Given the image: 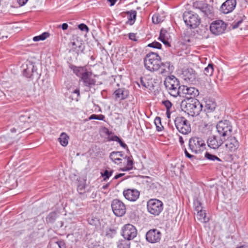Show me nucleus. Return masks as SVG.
<instances>
[{
	"label": "nucleus",
	"instance_id": "1",
	"mask_svg": "<svg viewBox=\"0 0 248 248\" xmlns=\"http://www.w3.org/2000/svg\"><path fill=\"white\" fill-rule=\"evenodd\" d=\"M144 63L148 70L152 72L157 71L160 67V57L157 53H149L145 57Z\"/></svg>",
	"mask_w": 248,
	"mask_h": 248
},
{
	"label": "nucleus",
	"instance_id": "2",
	"mask_svg": "<svg viewBox=\"0 0 248 248\" xmlns=\"http://www.w3.org/2000/svg\"><path fill=\"white\" fill-rule=\"evenodd\" d=\"M202 105L194 97L187 96V114L189 116H198L202 110Z\"/></svg>",
	"mask_w": 248,
	"mask_h": 248
},
{
	"label": "nucleus",
	"instance_id": "3",
	"mask_svg": "<svg viewBox=\"0 0 248 248\" xmlns=\"http://www.w3.org/2000/svg\"><path fill=\"white\" fill-rule=\"evenodd\" d=\"M216 127L219 136L221 138H224L225 140L231 136L232 126L229 121L224 120L219 121Z\"/></svg>",
	"mask_w": 248,
	"mask_h": 248
},
{
	"label": "nucleus",
	"instance_id": "4",
	"mask_svg": "<svg viewBox=\"0 0 248 248\" xmlns=\"http://www.w3.org/2000/svg\"><path fill=\"white\" fill-rule=\"evenodd\" d=\"M148 211L154 216H158L162 212L163 209L162 202L156 199L149 200L147 204Z\"/></svg>",
	"mask_w": 248,
	"mask_h": 248
},
{
	"label": "nucleus",
	"instance_id": "5",
	"mask_svg": "<svg viewBox=\"0 0 248 248\" xmlns=\"http://www.w3.org/2000/svg\"><path fill=\"white\" fill-rule=\"evenodd\" d=\"M164 84L166 89L169 91V93L176 94V88L180 85L179 80L174 76H168L166 78Z\"/></svg>",
	"mask_w": 248,
	"mask_h": 248
},
{
	"label": "nucleus",
	"instance_id": "6",
	"mask_svg": "<svg viewBox=\"0 0 248 248\" xmlns=\"http://www.w3.org/2000/svg\"><path fill=\"white\" fill-rule=\"evenodd\" d=\"M111 206L114 214L117 217H122L126 213L125 204L119 199H114L111 202Z\"/></svg>",
	"mask_w": 248,
	"mask_h": 248
},
{
	"label": "nucleus",
	"instance_id": "7",
	"mask_svg": "<svg viewBox=\"0 0 248 248\" xmlns=\"http://www.w3.org/2000/svg\"><path fill=\"white\" fill-rule=\"evenodd\" d=\"M197 67L196 64L189 62L187 65V82L192 84H196L199 82L198 76L195 69Z\"/></svg>",
	"mask_w": 248,
	"mask_h": 248
},
{
	"label": "nucleus",
	"instance_id": "8",
	"mask_svg": "<svg viewBox=\"0 0 248 248\" xmlns=\"http://www.w3.org/2000/svg\"><path fill=\"white\" fill-rule=\"evenodd\" d=\"M122 234L124 239L128 241L133 239L137 234L136 228L132 225H124L122 229Z\"/></svg>",
	"mask_w": 248,
	"mask_h": 248
},
{
	"label": "nucleus",
	"instance_id": "9",
	"mask_svg": "<svg viewBox=\"0 0 248 248\" xmlns=\"http://www.w3.org/2000/svg\"><path fill=\"white\" fill-rule=\"evenodd\" d=\"M226 29V24L220 20L213 21L210 25L211 32L216 35H218L224 32Z\"/></svg>",
	"mask_w": 248,
	"mask_h": 248
},
{
	"label": "nucleus",
	"instance_id": "10",
	"mask_svg": "<svg viewBox=\"0 0 248 248\" xmlns=\"http://www.w3.org/2000/svg\"><path fill=\"white\" fill-rule=\"evenodd\" d=\"M189 147L192 152L197 153L205 146L204 141L199 138H193L189 140Z\"/></svg>",
	"mask_w": 248,
	"mask_h": 248
},
{
	"label": "nucleus",
	"instance_id": "11",
	"mask_svg": "<svg viewBox=\"0 0 248 248\" xmlns=\"http://www.w3.org/2000/svg\"><path fill=\"white\" fill-rule=\"evenodd\" d=\"M161 237V232L156 229L150 230L146 234V240L151 243H156L159 242Z\"/></svg>",
	"mask_w": 248,
	"mask_h": 248
},
{
	"label": "nucleus",
	"instance_id": "12",
	"mask_svg": "<svg viewBox=\"0 0 248 248\" xmlns=\"http://www.w3.org/2000/svg\"><path fill=\"white\" fill-rule=\"evenodd\" d=\"M225 141L226 140L224 138L212 136L208 139L207 143L209 148L216 150L218 149Z\"/></svg>",
	"mask_w": 248,
	"mask_h": 248
},
{
	"label": "nucleus",
	"instance_id": "13",
	"mask_svg": "<svg viewBox=\"0 0 248 248\" xmlns=\"http://www.w3.org/2000/svg\"><path fill=\"white\" fill-rule=\"evenodd\" d=\"M236 5V0H226L221 5L219 10L221 13L227 14L232 12Z\"/></svg>",
	"mask_w": 248,
	"mask_h": 248
},
{
	"label": "nucleus",
	"instance_id": "14",
	"mask_svg": "<svg viewBox=\"0 0 248 248\" xmlns=\"http://www.w3.org/2000/svg\"><path fill=\"white\" fill-rule=\"evenodd\" d=\"M187 17L188 18V20H187V25L191 28H196L201 23V18L197 14L188 12Z\"/></svg>",
	"mask_w": 248,
	"mask_h": 248
},
{
	"label": "nucleus",
	"instance_id": "15",
	"mask_svg": "<svg viewBox=\"0 0 248 248\" xmlns=\"http://www.w3.org/2000/svg\"><path fill=\"white\" fill-rule=\"evenodd\" d=\"M124 198L131 202L136 201L140 196V192L136 189H127L123 191Z\"/></svg>",
	"mask_w": 248,
	"mask_h": 248
},
{
	"label": "nucleus",
	"instance_id": "16",
	"mask_svg": "<svg viewBox=\"0 0 248 248\" xmlns=\"http://www.w3.org/2000/svg\"><path fill=\"white\" fill-rule=\"evenodd\" d=\"M175 125L179 133L186 135V119L184 117H177L176 118Z\"/></svg>",
	"mask_w": 248,
	"mask_h": 248
},
{
	"label": "nucleus",
	"instance_id": "17",
	"mask_svg": "<svg viewBox=\"0 0 248 248\" xmlns=\"http://www.w3.org/2000/svg\"><path fill=\"white\" fill-rule=\"evenodd\" d=\"M227 142L225 144L226 148L231 152L236 151L239 147V144L238 140L234 137H229L227 139Z\"/></svg>",
	"mask_w": 248,
	"mask_h": 248
},
{
	"label": "nucleus",
	"instance_id": "18",
	"mask_svg": "<svg viewBox=\"0 0 248 248\" xmlns=\"http://www.w3.org/2000/svg\"><path fill=\"white\" fill-rule=\"evenodd\" d=\"M185 90L186 89L185 86H180L179 85L178 88H176V90L175 91L176 93L171 94V96H173L174 97H177V96H179L180 97L184 98L181 101V108L182 110L184 111L185 112L186 111L184 110V109L186 108V104L185 103V98H186V93L185 92Z\"/></svg>",
	"mask_w": 248,
	"mask_h": 248
},
{
	"label": "nucleus",
	"instance_id": "19",
	"mask_svg": "<svg viewBox=\"0 0 248 248\" xmlns=\"http://www.w3.org/2000/svg\"><path fill=\"white\" fill-rule=\"evenodd\" d=\"M23 74L27 78H31L35 72H36L37 68L31 62L22 65Z\"/></svg>",
	"mask_w": 248,
	"mask_h": 248
},
{
	"label": "nucleus",
	"instance_id": "20",
	"mask_svg": "<svg viewBox=\"0 0 248 248\" xmlns=\"http://www.w3.org/2000/svg\"><path fill=\"white\" fill-rule=\"evenodd\" d=\"M158 39L161 41L167 47L170 46L171 41L170 33L166 30L162 29L160 31Z\"/></svg>",
	"mask_w": 248,
	"mask_h": 248
},
{
	"label": "nucleus",
	"instance_id": "21",
	"mask_svg": "<svg viewBox=\"0 0 248 248\" xmlns=\"http://www.w3.org/2000/svg\"><path fill=\"white\" fill-rule=\"evenodd\" d=\"M92 73L87 71L86 74H84L82 78L80 79L82 80L85 86H87L89 88L92 87L96 83L95 79L91 77Z\"/></svg>",
	"mask_w": 248,
	"mask_h": 248
},
{
	"label": "nucleus",
	"instance_id": "22",
	"mask_svg": "<svg viewBox=\"0 0 248 248\" xmlns=\"http://www.w3.org/2000/svg\"><path fill=\"white\" fill-rule=\"evenodd\" d=\"M115 100H123L126 99L129 95V91L124 88H119L113 93Z\"/></svg>",
	"mask_w": 248,
	"mask_h": 248
},
{
	"label": "nucleus",
	"instance_id": "23",
	"mask_svg": "<svg viewBox=\"0 0 248 248\" xmlns=\"http://www.w3.org/2000/svg\"><path fill=\"white\" fill-rule=\"evenodd\" d=\"M69 67L73 71V73L77 77L80 78V79L88 71L85 67L77 66L71 64H69Z\"/></svg>",
	"mask_w": 248,
	"mask_h": 248
},
{
	"label": "nucleus",
	"instance_id": "24",
	"mask_svg": "<svg viewBox=\"0 0 248 248\" xmlns=\"http://www.w3.org/2000/svg\"><path fill=\"white\" fill-rule=\"evenodd\" d=\"M200 10L205 16L211 18L213 16V7L206 3L203 4Z\"/></svg>",
	"mask_w": 248,
	"mask_h": 248
},
{
	"label": "nucleus",
	"instance_id": "25",
	"mask_svg": "<svg viewBox=\"0 0 248 248\" xmlns=\"http://www.w3.org/2000/svg\"><path fill=\"white\" fill-rule=\"evenodd\" d=\"M125 13L128 16V20L126 23L129 25H133L136 19L137 12L135 10H131L126 11Z\"/></svg>",
	"mask_w": 248,
	"mask_h": 248
},
{
	"label": "nucleus",
	"instance_id": "26",
	"mask_svg": "<svg viewBox=\"0 0 248 248\" xmlns=\"http://www.w3.org/2000/svg\"><path fill=\"white\" fill-rule=\"evenodd\" d=\"M197 218L202 223H206L209 221V219L206 216L205 211L203 209L197 211Z\"/></svg>",
	"mask_w": 248,
	"mask_h": 248
},
{
	"label": "nucleus",
	"instance_id": "27",
	"mask_svg": "<svg viewBox=\"0 0 248 248\" xmlns=\"http://www.w3.org/2000/svg\"><path fill=\"white\" fill-rule=\"evenodd\" d=\"M123 156L121 152H112L110 154V159L115 164H119V161L121 160V157Z\"/></svg>",
	"mask_w": 248,
	"mask_h": 248
},
{
	"label": "nucleus",
	"instance_id": "28",
	"mask_svg": "<svg viewBox=\"0 0 248 248\" xmlns=\"http://www.w3.org/2000/svg\"><path fill=\"white\" fill-rule=\"evenodd\" d=\"M173 66L170 65V62L162 63L161 62L160 67L161 71L160 73L163 74L166 73H170L172 70Z\"/></svg>",
	"mask_w": 248,
	"mask_h": 248
},
{
	"label": "nucleus",
	"instance_id": "29",
	"mask_svg": "<svg viewBox=\"0 0 248 248\" xmlns=\"http://www.w3.org/2000/svg\"><path fill=\"white\" fill-rule=\"evenodd\" d=\"M216 107V103L211 100H208L205 102V111L207 113H210L214 111Z\"/></svg>",
	"mask_w": 248,
	"mask_h": 248
},
{
	"label": "nucleus",
	"instance_id": "30",
	"mask_svg": "<svg viewBox=\"0 0 248 248\" xmlns=\"http://www.w3.org/2000/svg\"><path fill=\"white\" fill-rule=\"evenodd\" d=\"M126 161V166L124 167L123 170L128 171L132 169L133 168V160L131 156H126L124 158Z\"/></svg>",
	"mask_w": 248,
	"mask_h": 248
},
{
	"label": "nucleus",
	"instance_id": "31",
	"mask_svg": "<svg viewBox=\"0 0 248 248\" xmlns=\"http://www.w3.org/2000/svg\"><path fill=\"white\" fill-rule=\"evenodd\" d=\"M68 139L69 137L67 135L63 132L61 134L58 140L62 146H66L68 143Z\"/></svg>",
	"mask_w": 248,
	"mask_h": 248
},
{
	"label": "nucleus",
	"instance_id": "32",
	"mask_svg": "<svg viewBox=\"0 0 248 248\" xmlns=\"http://www.w3.org/2000/svg\"><path fill=\"white\" fill-rule=\"evenodd\" d=\"M57 218V213L55 212L50 213L46 217L47 223H53Z\"/></svg>",
	"mask_w": 248,
	"mask_h": 248
},
{
	"label": "nucleus",
	"instance_id": "33",
	"mask_svg": "<svg viewBox=\"0 0 248 248\" xmlns=\"http://www.w3.org/2000/svg\"><path fill=\"white\" fill-rule=\"evenodd\" d=\"M130 243L127 240H120L117 245L118 248H130Z\"/></svg>",
	"mask_w": 248,
	"mask_h": 248
},
{
	"label": "nucleus",
	"instance_id": "34",
	"mask_svg": "<svg viewBox=\"0 0 248 248\" xmlns=\"http://www.w3.org/2000/svg\"><path fill=\"white\" fill-rule=\"evenodd\" d=\"M199 93L198 90L194 87H187V96L190 95V97H194Z\"/></svg>",
	"mask_w": 248,
	"mask_h": 248
},
{
	"label": "nucleus",
	"instance_id": "35",
	"mask_svg": "<svg viewBox=\"0 0 248 248\" xmlns=\"http://www.w3.org/2000/svg\"><path fill=\"white\" fill-rule=\"evenodd\" d=\"M213 64L212 63H209L208 65V66L206 68H205L204 70V74L206 75L207 76H211L212 75L213 71H214V68H213Z\"/></svg>",
	"mask_w": 248,
	"mask_h": 248
},
{
	"label": "nucleus",
	"instance_id": "36",
	"mask_svg": "<svg viewBox=\"0 0 248 248\" xmlns=\"http://www.w3.org/2000/svg\"><path fill=\"white\" fill-rule=\"evenodd\" d=\"M193 204L195 209L196 211L203 209L201 200L199 199L198 198L195 199L194 200Z\"/></svg>",
	"mask_w": 248,
	"mask_h": 248
},
{
	"label": "nucleus",
	"instance_id": "37",
	"mask_svg": "<svg viewBox=\"0 0 248 248\" xmlns=\"http://www.w3.org/2000/svg\"><path fill=\"white\" fill-rule=\"evenodd\" d=\"M154 123L156 126V129L157 131H161L163 129V126L162 125L161 118L157 117L155 118Z\"/></svg>",
	"mask_w": 248,
	"mask_h": 248
},
{
	"label": "nucleus",
	"instance_id": "38",
	"mask_svg": "<svg viewBox=\"0 0 248 248\" xmlns=\"http://www.w3.org/2000/svg\"><path fill=\"white\" fill-rule=\"evenodd\" d=\"M113 172V170H106L104 171V172H101V174L102 177L103 178V180L104 181H106L112 175Z\"/></svg>",
	"mask_w": 248,
	"mask_h": 248
},
{
	"label": "nucleus",
	"instance_id": "39",
	"mask_svg": "<svg viewBox=\"0 0 248 248\" xmlns=\"http://www.w3.org/2000/svg\"><path fill=\"white\" fill-rule=\"evenodd\" d=\"M204 156L206 158H207V159H209L210 160H212V161L217 160V161H221V160L219 157H218L217 156L212 155L208 152H206Z\"/></svg>",
	"mask_w": 248,
	"mask_h": 248
},
{
	"label": "nucleus",
	"instance_id": "40",
	"mask_svg": "<svg viewBox=\"0 0 248 248\" xmlns=\"http://www.w3.org/2000/svg\"><path fill=\"white\" fill-rule=\"evenodd\" d=\"M116 231L114 229H108L106 230V236L109 238H113L116 234Z\"/></svg>",
	"mask_w": 248,
	"mask_h": 248
},
{
	"label": "nucleus",
	"instance_id": "41",
	"mask_svg": "<svg viewBox=\"0 0 248 248\" xmlns=\"http://www.w3.org/2000/svg\"><path fill=\"white\" fill-rule=\"evenodd\" d=\"M153 22L155 24H158L163 21V17L158 15H154L152 17Z\"/></svg>",
	"mask_w": 248,
	"mask_h": 248
},
{
	"label": "nucleus",
	"instance_id": "42",
	"mask_svg": "<svg viewBox=\"0 0 248 248\" xmlns=\"http://www.w3.org/2000/svg\"><path fill=\"white\" fill-rule=\"evenodd\" d=\"M205 3V2L203 1L196 0L193 2V6L195 8L200 10Z\"/></svg>",
	"mask_w": 248,
	"mask_h": 248
},
{
	"label": "nucleus",
	"instance_id": "43",
	"mask_svg": "<svg viewBox=\"0 0 248 248\" xmlns=\"http://www.w3.org/2000/svg\"><path fill=\"white\" fill-rule=\"evenodd\" d=\"M105 118V116L102 114H100V115L92 114L90 116L89 119L90 120H98L104 121Z\"/></svg>",
	"mask_w": 248,
	"mask_h": 248
},
{
	"label": "nucleus",
	"instance_id": "44",
	"mask_svg": "<svg viewBox=\"0 0 248 248\" xmlns=\"http://www.w3.org/2000/svg\"><path fill=\"white\" fill-rule=\"evenodd\" d=\"M161 46L162 45L160 43L156 41L153 42V43H150L148 45V46L149 47L157 49H160L161 48Z\"/></svg>",
	"mask_w": 248,
	"mask_h": 248
},
{
	"label": "nucleus",
	"instance_id": "45",
	"mask_svg": "<svg viewBox=\"0 0 248 248\" xmlns=\"http://www.w3.org/2000/svg\"><path fill=\"white\" fill-rule=\"evenodd\" d=\"M177 135L179 137V141L180 143L181 144V145L183 147V148H184V154H185V155L186 156V148H185V144H184L185 141L183 139V138L182 136H181L179 134H177Z\"/></svg>",
	"mask_w": 248,
	"mask_h": 248
},
{
	"label": "nucleus",
	"instance_id": "46",
	"mask_svg": "<svg viewBox=\"0 0 248 248\" xmlns=\"http://www.w3.org/2000/svg\"><path fill=\"white\" fill-rule=\"evenodd\" d=\"M78 28L82 31L88 32L89 31V28L87 26L84 24H80L78 26Z\"/></svg>",
	"mask_w": 248,
	"mask_h": 248
},
{
	"label": "nucleus",
	"instance_id": "47",
	"mask_svg": "<svg viewBox=\"0 0 248 248\" xmlns=\"http://www.w3.org/2000/svg\"><path fill=\"white\" fill-rule=\"evenodd\" d=\"M162 104L165 106L166 109H170L172 107V104L169 100H165L162 101Z\"/></svg>",
	"mask_w": 248,
	"mask_h": 248
},
{
	"label": "nucleus",
	"instance_id": "48",
	"mask_svg": "<svg viewBox=\"0 0 248 248\" xmlns=\"http://www.w3.org/2000/svg\"><path fill=\"white\" fill-rule=\"evenodd\" d=\"M30 119V117L28 115H20V116L19 117V119L20 120V121L21 122V123H25L26 122H28V119Z\"/></svg>",
	"mask_w": 248,
	"mask_h": 248
},
{
	"label": "nucleus",
	"instance_id": "49",
	"mask_svg": "<svg viewBox=\"0 0 248 248\" xmlns=\"http://www.w3.org/2000/svg\"><path fill=\"white\" fill-rule=\"evenodd\" d=\"M49 36V33L47 32H45L39 35L40 38L41 40H44Z\"/></svg>",
	"mask_w": 248,
	"mask_h": 248
},
{
	"label": "nucleus",
	"instance_id": "50",
	"mask_svg": "<svg viewBox=\"0 0 248 248\" xmlns=\"http://www.w3.org/2000/svg\"><path fill=\"white\" fill-rule=\"evenodd\" d=\"M140 84L141 85V86L144 87V89L147 88L149 85H147L145 81H144L143 78H141L140 79ZM139 85H140V83L139 84Z\"/></svg>",
	"mask_w": 248,
	"mask_h": 248
},
{
	"label": "nucleus",
	"instance_id": "51",
	"mask_svg": "<svg viewBox=\"0 0 248 248\" xmlns=\"http://www.w3.org/2000/svg\"><path fill=\"white\" fill-rule=\"evenodd\" d=\"M129 38L134 41H137L138 40L136 34L134 33H129Z\"/></svg>",
	"mask_w": 248,
	"mask_h": 248
},
{
	"label": "nucleus",
	"instance_id": "52",
	"mask_svg": "<svg viewBox=\"0 0 248 248\" xmlns=\"http://www.w3.org/2000/svg\"><path fill=\"white\" fill-rule=\"evenodd\" d=\"M89 223L93 225H96L98 222V220L96 218L95 219H88Z\"/></svg>",
	"mask_w": 248,
	"mask_h": 248
},
{
	"label": "nucleus",
	"instance_id": "53",
	"mask_svg": "<svg viewBox=\"0 0 248 248\" xmlns=\"http://www.w3.org/2000/svg\"><path fill=\"white\" fill-rule=\"evenodd\" d=\"M56 243L60 248H65V243L63 241H59Z\"/></svg>",
	"mask_w": 248,
	"mask_h": 248
},
{
	"label": "nucleus",
	"instance_id": "54",
	"mask_svg": "<svg viewBox=\"0 0 248 248\" xmlns=\"http://www.w3.org/2000/svg\"><path fill=\"white\" fill-rule=\"evenodd\" d=\"M28 0H17V2L20 6L24 5Z\"/></svg>",
	"mask_w": 248,
	"mask_h": 248
},
{
	"label": "nucleus",
	"instance_id": "55",
	"mask_svg": "<svg viewBox=\"0 0 248 248\" xmlns=\"http://www.w3.org/2000/svg\"><path fill=\"white\" fill-rule=\"evenodd\" d=\"M120 145H121V146H122L123 148H126L127 147V145L124 143L122 140L120 139V140L118 141V142Z\"/></svg>",
	"mask_w": 248,
	"mask_h": 248
},
{
	"label": "nucleus",
	"instance_id": "56",
	"mask_svg": "<svg viewBox=\"0 0 248 248\" xmlns=\"http://www.w3.org/2000/svg\"><path fill=\"white\" fill-rule=\"evenodd\" d=\"M120 138L117 136H114L111 138V140L118 142L120 140Z\"/></svg>",
	"mask_w": 248,
	"mask_h": 248
},
{
	"label": "nucleus",
	"instance_id": "57",
	"mask_svg": "<svg viewBox=\"0 0 248 248\" xmlns=\"http://www.w3.org/2000/svg\"><path fill=\"white\" fill-rule=\"evenodd\" d=\"M242 20H240L235 23V24L233 25V28H236L238 27L239 25L242 23Z\"/></svg>",
	"mask_w": 248,
	"mask_h": 248
},
{
	"label": "nucleus",
	"instance_id": "58",
	"mask_svg": "<svg viewBox=\"0 0 248 248\" xmlns=\"http://www.w3.org/2000/svg\"><path fill=\"white\" fill-rule=\"evenodd\" d=\"M61 27L63 30H66V29H67L68 26L67 23H63L61 25Z\"/></svg>",
	"mask_w": 248,
	"mask_h": 248
},
{
	"label": "nucleus",
	"instance_id": "59",
	"mask_svg": "<svg viewBox=\"0 0 248 248\" xmlns=\"http://www.w3.org/2000/svg\"><path fill=\"white\" fill-rule=\"evenodd\" d=\"M124 175V173L118 174L114 176V179H117L122 177Z\"/></svg>",
	"mask_w": 248,
	"mask_h": 248
},
{
	"label": "nucleus",
	"instance_id": "60",
	"mask_svg": "<svg viewBox=\"0 0 248 248\" xmlns=\"http://www.w3.org/2000/svg\"><path fill=\"white\" fill-rule=\"evenodd\" d=\"M33 40L34 41H38L39 40H41V39L40 38L39 35L33 37Z\"/></svg>",
	"mask_w": 248,
	"mask_h": 248
},
{
	"label": "nucleus",
	"instance_id": "61",
	"mask_svg": "<svg viewBox=\"0 0 248 248\" xmlns=\"http://www.w3.org/2000/svg\"><path fill=\"white\" fill-rule=\"evenodd\" d=\"M33 40L34 41H38L39 40H41V39L40 38L39 35L33 37Z\"/></svg>",
	"mask_w": 248,
	"mask_h": 248
},
{
	"label": "nucleus",
	"instance_id": "62",
	"mask_svg": "<svg viewBox=\"0 0 248 248\" xmlns=\"http://www.w3.org/2000/svg\"><path fill=\"white\" fill-rule=\"evenodd\" d=\"M166 115H167V117L168 118H170V109H168L166 111Z\"/></svg>",
	"mask_w": 248,
	"mask_h": 248
},
{
	"label": "nucleus",
	"instance_id": "63",
	"mask_svg": "<svg viewBox=\"0 0 248 248\" xmlns=\"http://www.w3.org/2000/svg\"><path fill=\"white\" fill-rule=\"evenodd\" d=\"M110 3V6H113L115 4L116 0H108Z\"/></svg>",
	"mask_w": 248,
	"mask_h": 248
},
{
	"label": "nucleus",
	"instance_id": "64",
	"mask_svg": "<svg viewBox=\"0 0 248 248\" xmlns=\"http://www.w3.org/2000/svg\"><path fill=\"white\" fill-rule=\"evenodd\" d=\"M18 129V128L13 127L10 129V131L12 133H14L16 132Z\"/></svg>",
	"mask_w": 248,
	"mask_h": 248
}]
</instances>
